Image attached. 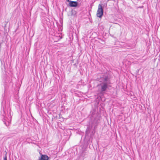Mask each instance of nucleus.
<instances>
[{
    "label": "nucleus",
    "instance_id": "9",
    "mask_svg": "<svg viewBox=\"0 0 160 160\" xmlns=\"http://www.w3.org/2000/svg\"><path fill=\"white\" fill-rule=\"evenodd\" d=\"M31 116L33 118V117L32 116V115L31 114Z\"/></svg>",
    "mask_w": 160,
    "mask_h": 160
},
{
    "label": "nucleus",
    "instance_id": "4",
    "mask_svg": "<svg viewBox=\"0 0 160 160\" xmlns=\"http://www.w3.org/2000/svg\"><path fill=\"white\" fill-rule=\"evenodd\" d=\"M103 10L101 4H99L98 6V8L97 11V16L99 18H101L103 15Z\"/></svg>",
    "mask_w": 160,
    "mask_h": 160
},
{
    "label": "nucleus",
    "instance_id": "2",
    "mask_svg": "<svg viewBox=\"0 0 160 160\" xmlns=\"http://www.w3.org/2000/svg\"><path fill=\"white\" fill-rule=\"evenodd\" d=\"M91 121L90 122V126L91 128L94 127L95 129L98 123H99L100 116L99 114L92 112L91 117Z\"/></svg>",
    "mask_w": 160,
    "mask_h": 160
},
{
    "label": "nucleus",
    "instance_id": "3",
    "mask_svg": "<svg viewBox=\"0 0 160 160\" xmlns=\"http://www.w3.org/2000/svg\"><path fill=\"white\" fill-rule=\"evenodd\" d=\"M9 113L8 111H7L6 108H3V109L1 110V114L3 117L4 119L5 122H7L8 123H10L12 119L11 113L10 110H9Z\"/></svg>",
    "mask_w": 160,
    "mask_h": 160
},
{
    "label": "nucleus",
    "instance_id": "5",
    "mask_svg": "<svg viewBox=\"0 0 160 160\" xmlns=\"http://www.w3.org/2000/svg\"><path fill=\"white\" fill-rule=\"evenodd\" d=\"M69 6L72 7H76L78 6V2L76 1H70Z\"/></svg>",
    "mask_w": 160,
    "mask_h": 160
},
{
    "label": "nucleus",
    "instance_id": "8",
    "mask_svg": "<svg viewBox=\"0 0 160 160\" xmlns=\"http://www.w3.org/2000/svg\"><path fill=\"white\" fill-rule=\"evenodd\" d=\"M66 0L67 2H70V1H69V0Z\"/></svg>",
    "mask_w": 160,
    "mask_h": 160
},
{
    "label": "nucleus",
    "instance_id": "7",
    "mask_svg": "<svg viewBox=\"0 0 160 160\" xmlns=\"http://www.w3.org/2000/svg\"><path fill=\"white\" fill-rule=\"evenodd\" d=\"M7 160V157L6 156H5L4 158V160Z\"/></svg>",
    "mask_w": 160,
    "mask_h": 160
},
{
    "label": "nucleus",
    "instance_id": "6",
    "mask_svg": "<svg viewBox=\"0 0 160 160\" xmlns=\"http://www.w3.org/2000/svg\"><path fill=\"white\" fill-rule=\"evenodd\" d=\"M48 157L47 155H42L40 158L39 159V160H48Z\"/></svg>",
    "mask_w": 160,
    "mask_h": 160
},
{
    "label": "nucleus",
    "instance_id": "1",
    "mask_svg": "<svg viewBox=\"0 0 160 160\" xmlns=\"http://www.w3.org/2000/svg\"><path fill=\"white\" fill-rule=\"evenodd\" d=\"M110 78L108 75H104L101 78V83L99 85L100 88L99 89L100 93L103 94L107 91V89L111 84Z\"/></svg>",
    "mask_w": 160,
    "mask_h": 160
}]
</instances>
